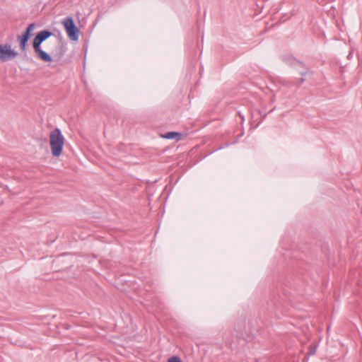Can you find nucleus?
<instances>
[{
  "instance_id": "nucleus-1",
  "label": "nucleus",
  "mask_w": 362,
  "mask_h": 362,
  "mask_svg": "<svg viewBox=\"0 0 362 362\" xmlns=\"http://www.w3.org/2000/svg\"><path fill=\"white\" fill-rule=\"evenodd\" d=\"M53 35V33L49 30H41L37 33L33 40V47L36 57L44 62H52V57L49 54L42 49L41 45Z\"/></svg>"
},
{
  "instance_id": "nucleus-2",
  "label": "nucleus",
  "mask_w": 362,
  "mask_h": 362,
  "mask_svg": "<svg viewBox=\"0 0 362 362\" xmlns=\"http://www.w3.org/2000/svg\"><path fill=\"white\" fill-rule=\"evenodd\" d=\"M64 136L59 128H55L49 134V144L53 156L59 157L63 150Z\"/></svg>"
},
{
  "instance_id": "nucleus-3",
  "label": "nucleus",
  "mask_w": 362,
  "mask_h": 362,
  "mask_svg": "<svg viewBox=\"0 0 362 362\" xmlns=\"http://www.w3.org/2000/svg\"><path fill=\"white\" fill-rule=\"evenodd\" d=\"M62 24L68 37L74 41H77L79 37V30L76 25L72 17H67L62 21Z\"/></svg>"
},
{
  "instance_id": "nucleus-4",
  "label": "nucleus",
  "mask_w": 362,
  "mask_h": 362,
  "mask_svg": "<svg viewBox=\"0 0 362 362\" xmlns=\"http://www.w3.org/2000/svg\"><path fill=\"white\" fill-rule=\"evenodd\" d=\"M18 52L11 49L8 44H0V61L7 62L15 59Z\"/></svg>"
},
{
  "instance_id": "nucleus-5",
  "label": "nucleus",
  "mask_w": 362,
  "mask_h": 362,
  "mask_svg": "<svg viewBox=\"0 0 362 362\" xmlns=\"http://www.w3.org/2000/svg\"><path fill=\"white\" fill-rule=\"evenodd\" d=\"M35 27V23L29 24L24 33L21 35L18 36V40L20 42V47L22 51H25L28 41L30 39L32 31L34 30Z\"/></svg>"
},
{
  "instance_id": "nucleus-6",
  "label": "nucleus",
  "mask_w": 362,
  "mask_h": 362,
  "mask_svg": "<svg viewBox=\"0 0 362 362\" xmlns=\"http://www.w3.org/2000/svg\"><path fill=\"white\" fill-rule=\"evenodd\" d=\"M163 137L168 139H176L177 141H179L181 139L182 134L176 132H169L163 135Z\"/></svg>"
},
{
  "instance_id": "nucleus-7",
  "label": "nucleus",
  "mask_w": 362,
  "mask_h": 362,
  "mask_svg": "<svg viewBox=\"0 0 362 362\" xmlns=\"http://www.w3.org/2000/svg\"><path fill=\"white\" fill-rule=\"evenodd\" d=\"M168 362H182V361L177 356H173L169 358Z\"/></svg>"
},
{
  "instance_id": "nucleus-8",
  "label": "nucleus",
  "mask_w": 362,
  "mask_h": 362,
  "mask_svg": "<svg viewBox=\"0 0 362 362\" xmlns=\"http://www.w3.org/2000/svg\"><path fill=\"white\" fill-rule=\"evenodd\" d=\"M310 71H309V70H308V71H305V72H303H303H301V75H302L303 76H306V75H310Z\"/></svg>"
},
{
  "instance_id": "nucleus-9",
  "label": "nucleus",
  "mask_w": 362,
  "mask_h": 362,
  "mask_svg": "<svg viewBox=\"0 0 362 362\" xmlns=\"http://www.w3.org/2000/svg\"><path fill=\"white\" fill-rule=\"evenodd\" d=\"M303 81H304V78H302L300 79V83H303Z\"/></svg>"
}]
</instances>
